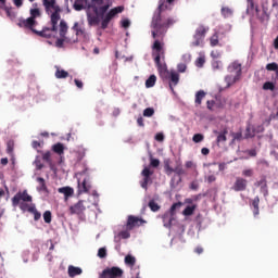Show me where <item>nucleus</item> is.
<instances>
[{"label": "nucleus", "mask_w": 278, "mask_h": 278, "mask_svg": "<svg viewBox=\"0 0 278 278\" xmlns=\"http://www.w3.org/2000/svg\"><path fill=\"white\" fill-rule=\"evenodd\" d=\"M113 0H106V3L103 4V0H91V3L86 8L87 23L89 27H93L101 23V29H108L110 22L116 14L123 13L125 7L119 5L112 8ZM108 10H110L108 12ZM108 12V13H106Z\"/></svg>", "instance_id": "f257e3e1"}, {"label": "nucleus", "mask_w": 278, "mask_h": 278, "mask_svg": "<svg viewBox=\"0 0 278 278\" xmlns=\"http://www.w3.org/2000/svg\"><path fill=\"white\" fill-rule=\"evenodd\" d=\"M173 1L175 0H166L165 3L164 2H160L157 11L154 13L153 17H152V27L154 28V30H152V37L156 38L157 34H162V28L164 27V25H162V12H164V10H173Z\"/></svg>", "instance_id": "f03ea898"}, {"label": "nucleus", "mask_w": 278, "mask_h": 278, "mask_svg": "<svg viewBox=\"0 0 278 278\" xmlns=\"http://www.w3.org/2000/svg\"><path fill=\"white\" fill-rule=\"evenodd\" d=\"M42 5L46 13L50 15L52 31H58V23H60V12H62V9L58 5L56 0H42Z\"/></svg>", "instance_id": "7ed1b4c3"}, {"label": "nucleus", "mask_w": 278, "mask_h": 278, "mask_svg": "<svg viewBox=\"0 0 278 278\" xmlns=\"http://www.w3.org/2000/svg\"><path fill=\"white\" fill-rule=\"evenodd\" d=\"M152 49L154 51V62L157 66L159 73H166L168 67L166 66L165 62H162V58H164V47L162 46V42H160V40H155Z\"/></svg>", "instance_id": "20e7f679"}, {"label": "nucleus", "mask_w": 278, "mask_h": 278, "mask_svg": "<svg viewBox=\"0 0 278 278\" xmlns=\"http://www.w3.org/2000/svg\"><path fill=\"white\" fill-rule=\"evenodd\" d=\"M77 184H78V194H84L89 192L91 188L90 177L86 176V173L76 174Z\"/></svg>", "instance_id": "39448f33"}, {"label": "nucleus", "mask_w": 278, "mask_h": 278, "mask_svg": "<svg viewBox=\"0 0 278 278\" xmlns=\"http://www.w3.org/2000/svg\"><path fill=\"white\" fill-rule=\"evenodd\" d=\"M210 31V27L199 26L193 36L194 41L192 42L193 47H201L203 45V40L205 39V35Z\"/></svg>", "instance_id": "423d86ee"}, {"label": "nucleus", "mask_w": 278, "mask_h": 278, "mask_svg": "<svg viewBox=\"0 0 278 278\" xmlns=\"http://www.w3.org/2000/svg\"><path fill=\"white\" fill-rule=\"evenodd\" d=\"M129 229H127V226H119L118 230L114 231V242H123V240H128V238H131V233H129Z\"/></svg>", "instance_id": "0eeeda50"}, {"label": "nucleus", "mask_w": 278, "mask_h": 278, "mask_svg": "<svg viewBox=\"0 0 278 278\" xmlns=\"http://www.w3.org/2000/svg\"><path fill=\"white\" fill-rule=\"evenodd\" d=\"M117 277H123V269H121L119 267L106 268L100 274V278H117Z\"/></svg>", "instance_id": "6e6552de"}, {"label": "nucleus", "mask_w": 278, "mask_h": 278, "mask_svg": "<svg viewBox=\"0 0 278 278\" xmlns=\"http://www.w3.org/2000/svg\"><path fill=\"white\" fill-rule=\"evenodd\" d=\"M17 25L20 27H22L23 29H29L34 34V31H36L35 27H36V25H38V22H36V20H34L31 17H28V18L21 17L18 20Z\"/></svg>", "instance_id": "1a4fd4ad"}, {"label": "nucleus", "mask_w": 278, "mask_h": 278, "mask_svg": "<svg viewBox=\"0 0 278 278\" xmlns=\"http://www.w3.org/2000/svg\"><path fill=\"white\" fill-rule=\"evenodd\" d=\"M21 201H25L27 203H31V195L27 194V190H24L23 192H17L12 198V205L13 207H16Z\"/></svg>", "instance_id": "9d476101"}, {"label": "nucleus", "mask_w": 278, "mask_h": 278, "mask_svg": "<svg viewBox=\"0 0 278 278\" xmlns=\"http://www.w3.org/2000/svg\"><path fill=\"white\" fill-rule=\"evenodd\" d=\"M249 186V181L242 177H237L231 190H233L235 192H244V190H247Z\"/></svg>", "instance_id": "9b49d317"}, {"label": "nucleus", "mask_w": 278, "mask_h": 278, "mask_svg": "<svg viewBox=\"0 0 278 278\" xmlns=\"http://www.w3.org/2000/svg\"><path fill=\"white\" fill-rule=\"evenodd\" d=\"M174 173H176V176H174L170 180V186L173 188H175L176 186H179V182H181V175L186 174V170H184V167L181 166V164H178L175 168H174Z\"/></svg>", "instance_id": "f8f14e48"}, {"label": "nucleus", "mask_w": 278, "mask_h": 278, "mask_svg": "<svg viewBox=\"0 0 278 278\" xmlns=\"http://www.w3.org/2000/svg\"><path fill=\"white\" fill-rule=\"evenodd\" d=\"M144 223H147V220L130 215L128 216L125 227L126 229H129L131 231V229H134L135 227H140V225H143Z\"/></svg>", "instance_id": "ddd939ff"}, {"label": "nucleus", "mask_w": 278, "mask_h": 278, "mask_svg": "<svg viewBox=\"0 0 278 278\" xmlns=\"http://www.w3.org/2000/svg\"><path fill=\"white\" fill-rule=\"evenodd\" d=\"M37 187L36 190L39 194H42L43 197H49V188L47 187V181L42 177H37Z\"/></svg>", "instance_id": "4468645a"}, {"label": "nucleus", "mask_w": 278, "mask_h": 278, "mask_svg": "<svg viewBox=\"0 0 278 278\" xmlns=\"http://www.w3.org/2000/svg\"><path fill=\"white\" fill-rule=\"evenodd\" d=\"M263 131V125L252 126L251 124H249L245 129V138H254L255 134H262Z\"/></svg>", "instance_id": "2eb2a0df"}, {"label": "nucleus", "mask_w": 278, "mask_h": 278, "mask_svg": "<svg viewBox=\"0 0 278 278\" xmlns=\"http://www.w3.org/2000/svg\"><path fill=\"white\" fill-rule=\"evenodd\" d=\"M254 186L260 188V192L265 199L268 198V184L266 181V176H263L260 180H257Z\"/></svg>", "instance_id": "dca6fc26"}, {"label": "nucleus", "mask_w": 278, "mask_h": 278, "mask_svg": "<svg viewBox=\"0 0 278 278\" xmlns=\"http://www.w3.org/2000/svg\"><path fill=\"white\" fill-rule=\"evenodd\" d=\"M162 218H163V226L166 227V229H170L173 225H177L176 215H173L170 213H165Z\"/></svg>", "instance_id": "f3484780"}, {"label": "nucleus", "mask_w": 278, "mask_h": 278, "mask_svg": "<svg viewBox=\"0 0 278 278\" xmlns=\"http://www.w3.org/2000/svg\"><path fill=\"white\" fill-rule=\"evenodd\" d=\"M141 175L143 177V180L141 181V188H143V190H147V186H149V181H151V175H153V172H151L149 167H144L141 172Z\"/></svg>", "instance_id": "a211bd4d"}, {"label": "nucleus", "mask_w": 278, "mask_h": 278, "mask_svg": "<svg viewBox=\"0 0 278 278\" xmlns=\"http://www.w3.org/2000/svg\"><path fill=\"white\" fill-rule=\"evenodd\" d=\"M86 212V205H84V200L78 201L76 204L70 206L71 214H84Z\"/></svg>", "instance_id": "6ab92c4d"}, {"label": "nucleus", "mask_w": 278, "mask_h": 278, "mask_svg": "<svg viewBox=\"0 0 278 278\" xmlns=\"http://www.w3.org/2000/svg\"><path fill=\"white\" fill-rule=\"evenodd\" d=\"M228 73H231V75L241 76L242 75V64H240L238 61L232 62L228 66Z\"/></svg>", "instance_id": "aec40b11"}, {"label": "nucleus", "mask_w": 278, "mask_h": 278, "mask_svg": "<svg viewBox=\"0 0 278 278\" xmlns=\"http://www.w3.org/2000/svg\"><path fill=\"white\" fill-rule=\"evenodd\" d=\"M228 73H231V75L241 76L242 75V64H240L238 61L232 62L228 66Z\"/></svg>", "instance_id": "412c9836"}, {"label": "nucleus", "mask_w": 278, "mask_h": 278, "mask_svg": "<svg viewBox=\"0 0 278 278\" xmlns=\"http://www.w3.org/2000/svg\"><path fill=\"white\" fill-rule=\"evenodd\" d=\"M251 210L253 212L254 218H257L260 216V197H255L251 202Z\"/></svg>", "instance_id": "4be33fe9"}, {"label": "nucleus", "mask_w": 278, "mask_h": 278, "mask_svg": "<svg viewBox=\"0 0 278 278\" xmlns=\"http://www.w3.org/2000/svg\"><path fill=\"white\" fill-rule=\"evenodd\" d=\"M58 192L64 194L65 201L75 194V190L72 187H61L58 189Z\"/></svg>", "instance_id": "5701e85b"}, {"label": "nucleus", "mask_w": 278, "mask_h": 278, "mask_svg": "<svg viewBox=\"0 0 278 278\" xmlns=\"http://www.w3.org/2000/svg\"><path fill=\"white\" fill-rule=\"evenodd\" d=\"M169 79H170L169 88L172 92H175V89L173 88V86H177V84H179V74L175 71H172Z\"/></svg>", "instance_id": "b1692460"}, {"label": "nucleus", "mask_w": 278, "mask_h": 278, "mask_svg": "<svg viewBox=\"0 0 278 278\" xmlns=\"http://www.w3.org/2000/svg\"><path fill=\"white\" fill-rule=\"evenodd\" d=\"M72 29L75 31L76 36H83L86 38V28L79 25V22H75Z\"/></svg>", "instance_id": "393cba45"}, {"label": "nucleus", "mask_w": 278, "mask_h": 278, "mask_svg": "<svg viewBox=\"0 0 278 278\" xmlns=\"http://www.w3.org/2000/svg\"><path fill=\"white\" fill-rule=\"evenodd\" d=\"M52 30L53 28L46 27L42 30H34V34H36L37 36H40V38H51ZM53 31H58V30H53Z\"/></svg>", "instance_id": "a878e982"}, {"label": "nucleus", "mask_w": 278, "mask_h": 278, "mask_svg": "<svg viewBox=\"0 0 278 278\" xmlns=\"http://www.w3.org/2000/svg\"><path fill=\"white\" fill-rule=\"evenodd\" d=\"M67 31H68V24H66V21L61 20L60 28H59L60 38H66Z\"/></svg>", "instance_id": "bb28decb"}, {"label": "nucleus", "mask_w": 278, "mask_h": 278, "mask_svg": "<svg viewBox=\"0 0 278 278\" xmlns=\"http://www.w3.org/2000/svg\"><path fill=\"white\" fill-rule=\"evenodd\" d=\"M55 68V73H54V77L56 79H66V77H68V72L60 68V66H54Z\"/></svg>", "instance_id": "cd10ccee"}, {"label": "nucleus", "mask_w": 278, "mask_h": 278, "mask_svg": "<svg viewBox=\"0 0 278 278\" xmlns=\"http://www.w3.org/2000/svg\"><path fill=\"white\" fill-rule=\"evenodd\" d=\"M238 79H240V76H238L237 74L227 75L225 77V83L227 84V88H229L230 86H233V84H236Z\"/></svg>", "instance_id": "c85d7f7f"}, {"label": "nucleus", "mask_w": 278, "mask_h": 278, "mask_svg": "<svg viewBox=\"0 0 278 278\" xmlns=\"http://www.w3.org/2000/svg\"><path fill=\"white\" fill-rule=\"evenodd\" d=\"M267 71H274L275 72V77H273V80L275 81V84H277L278 81V65L277 63L273 62V63H268L266 65Z\"/></svg>", "instance_id": "c756f323"}, {"label": "nucleus", "mask_w": 278, "mask_h": 278, "mask_svg": "<svg viewBox=\"0 0 278 278\" xmlns=\"http://www.w3.org/2000/svg\"><path fill=\"white\" fill-rule=\"evenodd\" d=\"M220 14L224 18H231V16H233V9L229 7H222Z\"/></svg>", "instance_id": "7c9ffc66"}, {"label": "nucleus", "mask_w": 278, "mask_h": 278, "mask_svg": "<svg viewBox=\"0 0 278 278\" xmlns=\"http://www.w3.org/2000/svg\"><path fill=\"white\" fill-rule=\"evenodd\" d=\"M2 10H4L7 16L11 20V21H14V18H16V11H14V9L12 7H8V5H4L2 8Z\"/></svg>", "instance_id": "2f4dec72"}, {"label": "nucleus", "mask_w": 278, "mask_h": 278, "mask_svg": "<svg viewBox=\"0 0 278 278\" xmlns=\"http://www.w3.org/2000/svg\"><path fill=\"white\" fill-rule=\"evenodd\" d=\"M67 271H68L70 277H77V275H81V273H84V270H81V268L75 267L73 265L68 266Z\"/></svg>", "instance_id": "473e14b6"}, {"label": "nucleus", "mask_w": 278, "mask_h": 278, "mask_svg": "<svg viewBox=\"0 0 278 278\" xmlns=\"http://www.w3.org/2000/svg\"><path fill=\"white\" fill-rule=\"evenodd\" d=\"M52 151L56 153L58 155H64V144L61 142H58L52 146Z\"/></svg>", "instance_id": "72a5a7b5"}, {"label": "nucleus", "mask_w": 278, "mask_h": 278, "mask_svg": "<svg viewBox=\"0 0 278 278\" xmlns=\"http://www.w3.org/2000/svg\"><path fill=\"white\" fill-rule=\"evenodd\" d=\"M205 92L203 90H199L195 92V100L194 103L195 105H201L203 99H205Z\"/></svg>", "instance_id": "f704fd0d"}, {"label": "nucleus", "mask_w": 278, "mask_h": 278, "mask_svg": "<svg viewBox=\"0 0 278 278\" xmlns=\"http://www.w3.org/2000/svg\"><path fill=\"white\" fill-rule=\"evenodd\" d=\"M217 135V143L220 144V142H227V129H224L222 132L215 131Z\"/></svg>", "instance_id": "c9c22d12"}, {"label": "nucleus", "mask_w": 278, "mask_h": 278, "mask_svg": "<svg viewBox=\"0 0 278 278\" xmlns=\"http://www.w3.org/2000/svg\"><path fill=\"white\" fill-rule=\"evenodd\" d=\"M88 0H76L74 2V10H76V12H81V10H84V5Z\"/></svg>", "instance_id": "e433bc0d"}, {"label": "nucleus", "mask_w": 278, "mask_h": 278, "mask_svg": "<svg viewBox=\"0 0 278 278\" xmlns=\"http://www.w3.org/2000/svg\"><path fill=\"white\" fill-rule=\"evenodd\" d=\"M204 64H205V54L203 52H200V56L195 60V66L198 68H203Z\"/></svg>", "instance_id": "4c0bfd02"}, {"label": "nucleus", "mask_w": 278, "mask_h": 278, "mask_svg": "<svg viewBox=\"0 0 278 278\" xmlns=\"http://www.w3.org/2000/svg\"><path fill=\"white\" fill-rule=\"evenodd\" d=\"M157 81V77L155 75H151L147 80H146V88H153L155 86V83Z\"/></svg>", "instance_id": "58836bf2"}, {"label": "nucleus", "mask_w": 278, "mask_h": 278, "mask_svg": "<svg viewBox=\"0 0 278 278\" xmlns=\"http://www.w3.org/2000/svg\"><path fill=\"white\" fill-rule=\"evenodd\" d=\"M125 264L127 266H130V268H134V266H136V257L132 255H126L125 256Z\"/></svg>", "instance_id": "ea45409f"}, {"label": "nucleus", "mask_w": 278, "mask_h": 278, "mask_svg": "<svg viewBox=\"0 0 278 278\" xmlns=\"http://www.w3.org/2000/svg\"><path fill=\"white\" fill-rule=\"evenodd\" d=\"M194 210H197V205H189L184 211V216H192L194 214Z\"/></svg>", "instance_id": "a19ab883"}, {"label": "nucleus", "mask_w": 278, "mask_h": 278, "mask_svg": "<svg viewBox=\"0 0 278 278\" xmlns=\"http://www.w3.org/2000/svg\"><path fill=\"white\" fill-rule=\"evenodd\" d=\"M29 14H30L29 18H33L34 21H36L40 16V9L38 8L30 9Z\"/></svg>", "instance_id": "79ce46f5"}, {"label": "nucleus", "mask_w": 278, "mask_h": 278, "mask_svg": "<svg viewBox=\"0 0 278 278\" xmlns=\"http://www.w3.org/2000/svg\"><path fill=\"white\" fill-rule=\"evenodd\" d=\"M179 207H181V202H176L170 206L169 211H167L166 213L172 214V216H175V212L176 210H179Z\"/></svg>", "instance_id": "37998d69"}, {"label": "nucleus", "mask_w": 278, "mask_h": 278, "mask_svg": "<svg viewBox=\"0 0 278 278\" xmlns=\"http://www.w3.org/2000/svg\"><path fill=\"white\" fill-rule=\"evenodd\" d=\"M148 206L150 207L151 212H160V204H157V202L154 200H151Z\"/></svg>", "instance_id": "c03bdc74"}, {"label": "nucleus", "mask_w": 278, "mask_h": 278, "mask_svg": "<svg viewBox=\"0 0 278 278\" xmlns=\"http://www.w3.org/2000/svg\"><path fill=\"white\" fill-rule=\"evenodd\" d=\"M153 114H155V110L153 108H147L146 110H143V116L146 118H151Z\"/></svg>", "instance_id": "a18cd8bd"}, {"label": "nucleus", "mask_w": 278, "mask_h": 278, "mask_svg": "<svg viewBox=\"0 0 278 278\" xmlns=\"http://www.w3.org/2000/svg\"><path fill=\"white\" fill-rule=\"evenodd\" d=\"M34 164H35L37 170H42V168H45V165L40 161V156H36Z\"/></svg>", "instance_id": "49530a36"}, {"label": "nucleus", "mask_w": 278, "mask_h": 278, "mask_svg": "<svg viewBox=\"0 0 278 278\" xmlns=\"http://www.w3.org/2000/svg\"><path fill=\"white\" fill-rule=\"evenodd\" d=\"M213 71H220L223 68V62L220 61H213L212 62Z\"/></svg>", "instance_id": "de8ad7c7"}, {"label": "nucleus", "mask_w": 278, "mask_h": 278, "mask_svg": "<svg viewBox=\"0 0 278 278\" xmlns=\"http://www.w3.org/2000/svg\"><path fill=\"white\" fill-rule=\"evenodd\" d=\"M277 83H270V81H266L263 85V90H275V85Z\"/></svg>", "instance_id": "09e8293b"}, {"label": "nucleus", "mask_w": 278, "mask_h": 278, "mask_svg": "<svg viewBox=\"0 0 278 278\" xmlns=\"http://www.w3.org/2000/svg\"><path fill=\"white\" fill-rule=\"evenodd\" d=\"M98 256L103 260L104 257H108V249L100 248L98 251Z\"/></svg>", "instance_id": "8fccbe9b"}, {"label": "nucleus", "mask_w": 278, "mask_h": 278, "mask_svg": "<svg viewBox=\"0 0 278 278\" xmlns=\"http://www.w3.org/2000/svg\"><path fill=\"white\" fill-rule=\"evenodd\" d=\"M51 218H52L51 211H46L43 213V220H45V223H47V225H49L51 223Z\"/></svg>", "instance_id": "3c124183"}, {"label": "nucleus", "mask_w": 278, "mask_h": 278, "mask_svg": "<svg viewBox=\"0 0 278 278\" xmlns=\"http://www.w3.org/2000/svg\"><path fill=\"white\" fill-rule=\"evenodd\" d=\"M65 40H66V37L65 38L61 37L56 39L55 47H58V49H63Z\"/></svg>", "instance_id": "603ef678"}, {"label": "nucleus", "mask_w": 278, "mask_h": 278, "mask_svg": "<svg viewBox=\"0 0 278 278\" xmlns=\"http://www.w3.org/2000/svg\"><path fill=\"white\" fill-rule=\"evenodd\" d=\"M203 139L204 137L202 134H195L193 135V138H192L193 142H195L197 144H199V142H203Z\"/></svg>", "instance_id": "864d4df0"}, {"label": "nucleus", "mask_w": 278, "mask_h": 278, "mask_svg": "<svg viewBox=\"0 0 278 278\" xmlns=\"http://www.w3.org/2000/svg\"><path fill=\"white\" fill-rule=\"evenodd\" d=\"M218 45V34H214L212 37H211V47H217Z\"/></svg>", "instance_id": "5fc2aeb1"}, {"label": "nucleus", "mask_w": 278, "mask_h": 278, "mask_svg": "<svg viewBox=\"0 0 278 278\" xmlns=\"http://www.w3.org/2000/svg\"><path fill=\"white\" fill-rule=\"evenodd\" d=\"M254 173L255 172L252 168L243 169L242 170V176L243 177H253Z\"/></svg>", "instance_id": "6e6d98bb"}, {"label": "nucleus", "mask_w": 278, "mask_h": 278, "mask_svg": "<svg viewBox=\"0 0 278 278\" xmlns=\"http://www.w3.org/2000/svg\"><path fill=\"white\" fill-rule=\"evenodd\" d=\"M42 160L48 164H51V152L50 151L45 152L42 154Z\"/></svg>", "instance_id": "4d7b16f0"}, {"label": "nucleus", "mask_w": 278, "mask_h": 278, "mask_svg": "<svg viewBox=\"0 0 278 278\" xmlns=\"http://www.w3.org/2000/svg\"><path fill=\"white\" fill-rule=\"evenodd\" d=\"M187 68H188V65L186 63H179L177 65L178 73H184L185 71H187Z\"/></svg>", "instance_id": "13d9d810"}, {"label": "nucleus", "mask_w": 278, "mask_h": 278, "mask_svg": "<svg viewBox=\"0 0 278 278\" xmlns=\"http://www.w3.org/2000/svg\"><path fill=\"white\" fill-rule=\"evenodd\" d=\"M130 25L131 21H129V18L122 20V27H124V29H127Z\"/></svg>", "instance_id": "bf43d9fd"}, {"label": "nucleus", "mask_w": 278, "mask_h": 278, "mask_svg": "<svg viewBox=\"0 0 278 278\" xmlns=\"http://www.w3.org/2000/svg\"><path fill=\"white\" fill-rule=\"evenodd\" d=\"M258 165L265 166L266 168H268V166H270V164L268 163V161H266V159H260L257 161Z\"/></svg>", "instance_id": "052dcab7"}, {"label": "nucleus", "mask_w": 278, "mask_h": 278, "mask_svg": "<svg viewBox=\"0 0 278 278\" xmlns=\"http://www.w3.org/2000/svg\"><path fill=\"white\" fill-rule=\"evenodd\" d=\"M181 60L185 62V64H189V62L192 60V56L190 54H184Z\"/></svg>", "instance_id": "680f3d73"}, {"label": "nucleus", "mask_w": 278, "mask_h": 278, "mask_svg": "<svg viewBox=\"0 0 278 278\" xmlns=\"http://www.w3.org/2000/svg\"><path fill=\"white\" fill-rule=\"evenodd\" d=\"M175 23H177V18L170 17L167 20L165 27H170V26L175 25Z\"/></svg>", "instance_id": "e2e57ef3"}, {"label": "nucleus", "mask_w": 278, "mask_h": 278, "mask_svg": "<svg viewBox=\"0 0 278 278\" xmlns=\"http://www.w3.org/2000/svg\"><path fill=\"white\" fill-rule=\"evenodd\" d=\"M150 164L153 168H157V166H160V160L151 159Z\"/></svg>", "instance_id": "0e129e2a"}, {"label": "nucleus", "mask_w": 278, "mask_h": 278, "mask_svg": "<svg viewBox=\"0 0 278 278\" xmlns=\"http://www.w3.org/2000/svg\"><path fill=\"white\" fill-rule=\"evenodd\" d=\"M232 140H242V132H232Z\"/></svg>", "instance_id": "69168bd1"}, {"label": "nucleus", "mask_w": 278, "mask_h": 278, "mask_svg": "<svg viewBox=\"0 0 278 278\" xmlns=\"http://www.w3.org/2000/svg\"><path fill=\"white\" fill-rule=\"evenodd\" d=\"M155 140H156L157 142H164V134H163V132H157V134L155 135Z\"/></svg>", "instance_id": "338daca9"}, {"label": "nucleus", "mask_w": 278, "mask_h": 278, "mask_svg": "<svg viewBox=\"0 0 278 278\" xmlns=\"http://www.w3.org/2000/svg\"><path fill=\"white\" fill-rule=\"evenodd\" d=\"M38 210L36 208V204H30L28 205L27 212H29L30 214L36 213Z\"/></svg>", "instance_id": "774afa93"}]
</instances>
